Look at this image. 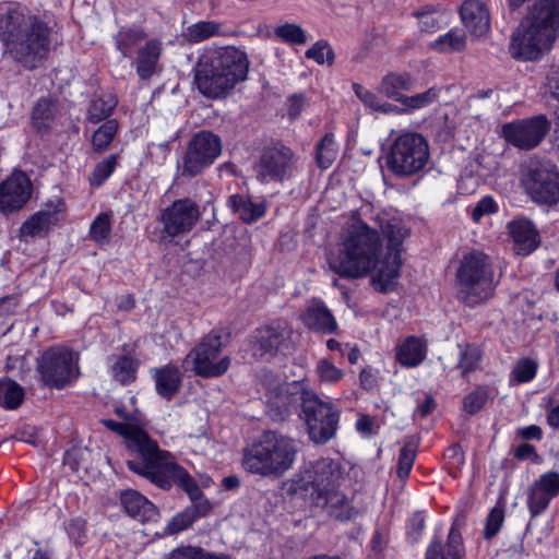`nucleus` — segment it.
Listing matches in <instances>:
<instances>
[{
  "mask_svg": "<svg viewBox=\"0 0 559 559\" xmlns=\"http://www.w3.org/2000/svg\"><path fill=\"white\" fill-rule=\"evenodd\" d=\"M373 225L353 217L341 231L338 251L329 260L341 277L357 280L378 269L376 288L388 292L400 276L402 245L408 236L403 222L386 212L372 216Z\"/></svg>",
  "mask_w": 559,
  "mask_h": 559,
  "instance_id": "nucleus-1",
  "label": "nucleus"
},
{
  "mask_svg": "<svg viewBox=\"0 0 559 559\" xmlns=\"http://www.w3.org/2000/svg\"><path fill=\"white\" fill-rule=\"evenodd\" d=\"M52 28L27 8L12 5L0 12L3 53L27 69H36L48 56Z\"/></svg>",
  "mask_w": 559,
  "mask_h": 559,
  "instance_id": "nucleus-2",
  "label": "nucleus"
},
{
  "mask_svg": "<svg viewBox=\"0 0 559 559\" xmlns=\"http://www.w3.org/2000/svg\"><path fill=\"white\" fill-rule=\"evenodd\" d=\"M345 468L338 460L321 457L309 462L290 479V492L300 495L341 522L356 516L357 511L340 491Z\"/></svg>",
  "mask_w": 559,
  "mask_h": 559,
  "instance_id": "nucleus-3",
  "label": "nucleus"
},
{
  "mask_svg": "<svg viewBox=\"0 0 559 559\" xmlns=\"http://www.w3.org/2000/svg\"><path fill=\"white\" fill-rule=\"evenodd\" d=\"M248 71L249 60L243 50L235 46L210 47L198 58L193 83L203 96L218 99L243 82Z\"/></svg>",
  "mask_w": 559,
  "mask_h": 559,
  "instance_id": "nucleus-4",
  "label": "nucleus"
},
{
  "mask_svg": "<svg viewBox=\"0 0 559 559\" xmlns=\"http://www.w3.org/2000/svg\"><path fill=\"white\" fill-rule=\"evenodd\" d=\"M559 32V0H539L513 32L509 51L522 61L537 60Z\"/></svg>",
  "mask_w": 559,
  "mask_h": 559,
  "instance_id": "nucleus-5",
  "label": "nucleus"
},
{
  "mask_svg": "<svg viewBox=\"0 0 559 559\" xmlns=\"http://www.w3.org/2000/svg\"><path fill=\"white\" fill-rule=\"evenodd\" d=\"M298 452L295 439L276 431H265L245 449L242 466L251 474L280 478L293 468Z\"/></svg>",
  "mask_w": 559,
  "mask_h": 559,
  "instance_id": "nucleus-6",
  "label": "nucleus"
},
{
  "mask_svg": "<svg viewBox=\"0 0 559 559\" xmlns=\"http://www.w3.org/2000/svg\"><path fill=\"white\" fill-rule=\"evenodd\" d=\"M456 282L457 298L467 306L489 299L496 284L488 255L477 250L464 254L456 271Z\"/></svg>",
  "mask_w": 559,
  "mask_h": 559,
  "instance_id": "nucleus-7",
  "label": "nucleus"
},
{
  "mask_svg": "<svg viewBox=\"0 0 559 559\" xmlns=\"http://www.w3.org/2000/svg\"><path fill=\"white\" fill-rule=\"evenodd\" d=\"M103 423L108 429L122 436L127 449L138 455L136 459L127 461L128 467L135 474L147 478L150 472H153L167 457L169 452L159 449L156 441L152 440L142 428L112 419H106Z\"/></svg>",
  "mask_w": 559,
  "mask_h": 559,
  "instance_id": "nucleus-8",
  "label": "nucleus"
},
{
  "mask_svg": "<svg viewBox=\"0 0 559 559\" xmlns=\"http://www.w3.org/2000/svg\"><path fill=\"white\" fill-rule=\"evenodd\" d=\"M146 479L164 489L170 488L173 484L181 487L191 499L192 504L187 509L192 511L194 520L206 516L211 512L212 506L210 501L203 497L189 473L176 463L170 452L153 472H150Z\"/></svg>",
  "mask_w": 559,
  "mask_h": 559,
  "instance_id": "nucleus-9",
  "label": "nucleus"
},
{
  "mask_svg": "<svg viewBox=\"0 0 559 559\" xmlns=\"http://www.w3.org/2000/svg\"><path fill=\"white\" fill-rule=\"evenodd\" d=\"M429 146L419 133H404L391 145L386 156L388 168L396 176L408 177L427 165Z\"/></svg>",
  "mask_w": 559,
  "mask_h": 559,
  "instance_id": "nucleus-10",
  "label": "nucleus"
},
{
  "mask_svg": "<svg viewBox=\"0 0 559 559\" xmlns=\"http://www.w3.org/2000/svg\"><path fill=\"white\" fill-rule=\"evenodd\" d=\"M302 414L310 439L323 444L332 439L337 430L340 413L331 402L321 400L314 392L302 393Z\"/></svg>",
  "mask_w": 559,
  "mask_h": 559,
  "instance_id": "nucleus-11",
  "label": "nucleus"
},
{
  "mask_svg": "<svg viewBox=\"0 0 559 559\" xmlns=\"http://www.w3.org/2000/svg\"><path fill=\"white\" fill-rule=\"evenodd\" d=\"M37 372L45 385L61 390L79 376L78 358L67 347L53 346L37 360Z\"/></svg>",
  "mask_w": 559,
  "mask_h": 559,
  "instance_id": "nucleus-12",
  "label": "nucleus"
},
{
  "mask_svg": "<svg viewBox=\"0 0 559 559\" xmlns=\"http://www.w3.org/2000/svg\"><path fill=\"white\" fill-rule=\"evenodd\" d=\"M222 334L213 330L187 355L185 364L191 365L194 373L199 377H219L230 366L229 356H222Z\"/></svg>",
  "mask_w": 559,
  "mask_h": 559,
  "instance_id": "nucleus-13",
  "label": "nucleus"
},
{
  "mask_svg": "<svg viewBox=\"0 0 559 559\" xmlns=\"http://www.w3.org/2000/svg\"><path fill=\"white\" fill-rule=\"evenodd\" d=\"M222 154V140L211 131L195 133L182 157L181 176L193 178L211 166Z\"/></svg>",
  "mask_w": 559,
  "mask_h": 559,
  "instance_id": "nucleus-14",
  "label": "nucleus"
},
{
  "mask_svg": "<svg viewBox=\"0 0 559 559\" xmlns=\"http://www.w3.org/2000/svg\"><path fill=\"white\" fill-rule=\"evenodd\" d=\"M253 170L255 178L262 183L283 181L296 171V158L289 147L270 145L261 151Z\"/></svg>",
  "mask_w": 559,
  "mask_h": 559,
  "instance_id": "nucleus-15",
  "label": "nucleus"
},
{
  "mask_svg": "<svg viewBox=\"0 0 559 559\" xmlns=\"http://www.w3.org/2000/svg\"><path fill=\"white\" fill-rule=\"evenodd\" d=\"M523 185L536 202L547 204L559 202V173L549 164L530 162L523 175Z\"/></svg>",
  "mask_w": 559,
  "mask_h": 559,
  "instance_id": "nucleus-16",
  "label": "nucleus"
},
{
  "mask_svg": "<svg viewBox=\"0 0 559 559\" xmlns=\"http://www.w3.org/2000/svg\"><path fill=\"white\" fill-rule=\"evenodd\" d=\"M202 216L199 204L190 198L175 200L162 210L158 222L164 237L176 238L189 234Z\"/></svg>",
  "mask_w": 559,
  "mask_h": 559,
  "instance_id": "nucleus-17",
  "label": "nucleus"
},
{
  "mask_svg": "<svg viewBox=\"0 0 559 559\" xmlns=\"http://www.w3.org/2000/svg\"><path fill=\"white\" fill-rule=\"evenodd\" d=\"M550 129V121L545 115H537L526 119H519L502 127L504 139L521 150L536 147Z\"/></svg>",
  "mask_w": 559,
  "mask_h": 559,
  "instance_id": "nucleus-18",
  "label": "nucleus"
},
{
  "mask_svg": "<svg viewBox=\"0 0 559 559\" xmlns=\"http://www.w3.org/2000/svg\"><path fill=\"white\" fill-rule=\"evenodd\" d=\"M292 330L286 323L267 325L255 331L253 336V355L267 358L290 345Z\"/></svg>",
  "mask_w": 559,
  "mask_h": 559,
  "instance_id": "nucleus-19",
  "label": "nucleus"
},
{
  "mask_svg": "<svg viewBox=\"0 0 559 559\" xmlns=\"http://www.w3.org/2000/svg\"><path fill=\"white\" fill-rule=\"evenodd\" d=\"M32 194V182L21 171L13 173L0 185V210L12 213L24 206Z\"/></svg>",
  "mask_w": 559,
  "mask_h": 559,
  "instance_id": "nucleus-20",
  "label": "nucleus"
},
{
  "mask_svg": "<svg viewBox=\"0 0 559 559\" xmlns=\"http://www.w3.org/2000/svg\"><path fill=\"white\" fill-rule=\"evenodd\" d=\"M559 495V473L548 472L540 475L527 490V508L532 518L540 515L551 499Z\"/></svg>",
  "mask_w": 559,
  "mask_h": 559,
  "instance_id": "nucleus-21",
  "label": "nucleus"
},
{
  "mask_svg": "<svg viewBox=\"0 0 559 559\" xmlns=\"http://www.w3.org/2000/svg\"><path fill=\"white\" fill-rule=\"evenodd\" d=\"M297 383L281 384L270 389L266 393V407L269 415L274 420H283L293 408L301 402L302 393Z\"/></svg>",
  "mask_w": 559,
  "mask_h": 559,
  "instance_id": "nucleus-22",
  "label": "nucleus"
},
{
  "mask_svg": "<svg viewBox=\"0 0 559 559\" xmlns=\"http://www.w3.org/2000/svg\"><path fill=\"white\" fill-rule=\"evenodd\" d=\"M507 228L518 254L528 255L539 247L540 236L532 221L515 218L508 223Z\"/></svg>",
  "mask_w": 559,
  "mask_h": 559,
  "instance_id": "nucleus-23",
  "label": "nucleus"
},
{
  "mask_svg": "<svg viewBox=\"0 0 559 559\" xmlns=\"http://www.w3.org/2000/svg\"><path fill=\"white\" fill-rule=\"evenodd\" d=\"M462 22L473 36H484L490 28V16L479 0H466L460 10Z\"/></svg>",
  "mask_w": 559,
  "mask_h": 559,
  "instance_id": "nucleus-24",
  "label": "nucleus"
},
{
  "mask_svg": "<svg viewBox=\"0 0 559 559\" xmlns=\"http://www.w3.org/2000/svg\"><path fill=\"white\" fill-rule=\"evenodd\" d=\"M304 324L316 332L333 333L337 323L326 306L319 300L310 302L301 314Z\"/></svg>",
  "mask_w": 559,
  "mask_h": 559,
  "instance_id": "nucleus-25",
  "label": "nucleus"
},
{
  "mask_svg": "<svg viewBox=\"0 0 559 559\" xmlns=\"http://www.w3.org/2000/svg\"><path fill=\"white\" fill-rule=\"evenodd\" d=\"M120 501L124 511L140 522L154 520L158 514L157 508L135 490L122 492Z\"/></svg>",
  "mask_w": 559,
  "mask_h": 559,
  "instance_id": "nucleus-26",
  "label": "nucleus"
},
{
  "mask_svg": "<svg viewBox=\"0 0 559 559\" xmlns=\"http://www.w3.org/2000/svg\"><path fill=\"white\" fill-rule=\"evenodd\" d=\"M463 538L457 528L451 527L445 550L439 542H432L426 554V559H463Z\"/></svg>",
  "mask_w": 559,
  "mask_h": 559,
  "instance_id": "nucleus-27",
  "label": "nucleus"
},
{
  "mask_svg": "<svg viewBox=\"0 0 559 559\" xmlns=\"http://www.w3.org/2000/svg\"><path fill=\"white\" fill-rule=\"evenodd\" d=\"M153 377L157 393L166 400H170L181 385V372L173 365L154 369Z\"/></svg>",
  "mask_w": 559,
  "mask_h": 559,
  "instance_id": "nucleus-28",
  "label": "nucleus"
},
{
  "mask_svg": "<svg viewBox=\"0 0 559 559\" xmlns=\"http://www.w3.org/2000/svg\"><path fill=\"white\" fill-rule=\"evenodd\" d=\"M414 86V79L411 74L403 72H391L384 75L378 86L379 93L388 98L400 103L403 92L411 91Z\"/></svg>",
  "mask_w": 559,
  "mask_h": 559,
  "instance_id": "nucleus-29",
  "label": "nucleus"
},
{
  "mask_svg": "<svg viewBox=\"0 0 559 559\" xmlns=\"http://www.w3.org/2000/svg\"><path fill=\"white\" fill-rule=\"evenodd\" d=\"M227 205L245 223H252L263 217L266 206L263 202H252L249 198L241 194H233L228 198Z\"/></svg>",
  "mask_w": 559,
  "mask_h": 559,
  "instance_id": "nucleus-30",
  "label": "nucleus"
},
{
  "mask_svg": "<svg viewBox=\"0 0 559 559\" xmlns=\"http://www.w3.org/2000/svg\"><path fill=\"white\" fill-rule=\"evenodd\" d=\"M56 214L50 211H39L31 216L20 228L22 239L44 237L56 223Z\"/></svg>",
  "mask_w": 559,
  "mask_h": 559,
  "instance_id": "nucleus-31",
  "label": "nucleus"
},
{
  "mask_svg": "<svg viewBox=\"0 0 559 559\" xmlns=\"http://www.w3.org/2000/svg\"><path fill=\"white\" fill-rule=\"evenodd\" d=\"M162 44L158 40L147 41L138 52L136 73L143 80L150 79L160 57Z\"/></svg>",
  "mask_w": 559,
  "mask_h": 559,
  "instance_id": "nucleus-32",
  "label": "nucleus"
},
{
  "mask_svg": "<svg viewBox=\"0 0 559 559\" xmlns=\"http://www.w3.org/2000/svg\"><path fill=\"white\" fill-rule=\"evenodd\" d=\"M186 40L201 43L211 37L224 36V27L216 21H199L187 26L182 33Z\"/></svg>",
  "mask_w": 559,
  "mask_h": 559,
  "instance_id": "nucleus-33",
  "label": "nucleus"
},
{
  "mask_svg": "<svg viewBox=\"0 0 559 559\" xmlns=\"http://www.w3.org/2000/svg\"><path fill=\"white\" fill-rule=\"evenodd\" d=\"M426 357V346L417 337L411 336L400 345L396 354L397 360L406 367H416Z\"/></svg>",
  "mask_w": 559,
  "mask_h": 559,
  "instance_id": "nucleus-34",
  "label": "nucleus"
},
{
  "mask_svg": "<svg viewBox=\"0 0 559 559\" xmlns=\"http://www.w3.org/2000/svg\"><path fill=\"white\" fill-rule=\"evenodd\" d=\"M110 371L120 384H129L135 380L136 362L129 356H116L112 358Z\"/></svg>",
  "mask_w": 559,
  "mask_h": 559,
  "instance_id": "nucleus-35",
  "label": "nucleus"
},
{
  "mask_svg": "<svg viewBox=\"0 0 559 559\" xmlns=\"http://www.w3.org/2000/svg\"><path fill=\"white\" fill-rule=\"evenodd\" d=\"M119 129L117 120L110 119L105 121L96 131H94L91 143L93 152L103 153L108 148L115 139Z\"/></svg>",
  "mask_w": 559,
  "mask_h": 559,
  "instance_id": "nucleus-36",
  "label": "nucleus"
},
{
  "mask_svg": "<svg viewBox=\"0 0 559 559\" xmlns=\"http://www.w3.org/2000/svg\"><path fill=\"white\" fill-rule=\"evenodd\" d=\"M117 106V99L111 94L102 95L92 100L88 111L87 120L93 123H98L107 119Z\"/></svg>",
  "mask_w": 559,
  "mask_h": 559,
  "instance_id": "nucleus-37",
  "label": "nucleus"
},
{
  "mask_svg": "<svg viewBox=\"0 0 559 559\" xmlns=\"http://www.w3.org/2000/svg\"><path fill=\"white\" fill-rule=\"evenodd\" d=\"M416 455L417 443L413 439L405 440L399 452L396 469L397 477L402 481H405L408 478L414 466Z\"/></svg>",
  "mask_w": 559,
  "mask_h": 559,
  "instance_id": "nucleus-38",
  "label": "nucleus"
},
{
  "mask_svg": "<svg viewBox=\"0 0 559 559\" xmlns=\"http://www.w3.org/2000/svg\"><path fill=\"white\" fill-rule=\"evenodd\" d=\"M167 559H231L224 552H213L197 546H181L171 550Z\"/></svg>",
  "mask_w": 559,
  "mask_h": 559,
  "instance_id": "nucleus-39",
  "label": "nucleus"
},
{
  "mask_svg": "<svg viewBox=\"0 0 559 559\" xmlns=\"http://www.w3.org/2000/svg\"><path fill=\"white\" fill-rule=\"evenodd\" d=\"M24 399V390L16 382L0 380V405L8 409L17 408Z\"/></svg>",
  "mask_w": 559,
  "mask_h": 559,
  "instance_id": "nucleus-40",
  "label": "nucleus"
},
{
  "mask_svg": "<svg viewBox=\"0 0 559 559\" xmlns=\"http://www.w3.org/2000/svg\"><path fill=\"white\" fill-rule=\"evenodd\" d=\"M466 38L460 31L451 29L431 43V48L438 52H455L465 49Z\"/></svg>",
  "mask_w": 559,
  "mask_h": 559,
  "instance_id": "nucleus-41",
  "label": "nucleus"
},
{
  "mask_svg": "<svg viewBox=\"0 0 559 559\" xmlns=\"http://www.w3.org/2000/svg\"><path fill=\"white\" fill-rule=\"evenodd\" d=\"M145 36L141 28H122L115 38L116 47L124 57H131L133 47L142 41Z\"/></svg>",
  "mask_w": 559,
  "mask_h": 559,
  "instance_id": "nucleus-42",
  "label": "nucleus"
},
{
  "mask_svg": "<svg viewBox=\"0 0 559 559\" xmlns=\"http://www.w3.org/2000/svg\"><path fill=\"white\" fill-rule=\"evenodd\" d=\"M337 155V146L334 136L328 133L317 145V163L322 169L329 168L335 160Z\"/></svg>",
  "mask_w": 559,
  "mask_h": 559,
  "instance_id": "nucleus-43",
  "label": "nucleus"
},
{
  "mask_svg": "<svg viewBox=\"0 0 559 559\" xmlns=\"http://www.w3.org/2000/svg\"><path fill=\"white\" fill-rule=\"evenodd\" d=\"M438 96L439 91L435 87H431L424 93H419L413 96L404 95L403 98H400V103L405 106V112L413 111L431 105L437 100Z\"/></svg>",
  "mask_w": 559,
  "mask_h": 559,
  "instance_id": "nucleus-44",
  "label": "nucleus"
},
{
  "mask_svg": "<svg viewBox=\"0 0 559 559\" xmlns=\"http://www.w3.org/2000/svg\"><path fill=\"white\" fill-rule=\"evenodd\" d=\"M118 165V156L109 155L96 164L90 176V183L94 187L102 186L114 173Z\"/></svg>",
  "mask_w": 559,
  "mask_h": 559,
  "instance_id": "nucleus-45",
  "label": "nucleus"
},
{
  "mask_svg": "<svg viewBox=\"0 0 559 559\" xmlns=\"http://www.w3.org/2000/svg\"><path fill=\"white\" fill-rule=\"evenodd\" d=\"M459 348L460 359L457 368L461 370L462 376H466L478 367L481 358L480 352L477 347L468 344L464 346L460 345Z\"/></svg>",
  "mask_w": 559,
  "mask_h": 559,
  "instance_id": "nucleus-46",
  "label": "nucleus"
},
{
  "mask_svg": "<svg viewBox=\"0 0 559 559\" xmlns=\"http://www.w3.org/2000/svg\"><path fill=\"white\" fill-rule=\"evenodd\" d=\"M111 233V219L110 215L107 213H100L93 221L90 235L94 241L97 243H107L110 239Z\"/></svg>",
  "mask_w": 559,
  "mask_h": 559,
  "instance_id": "nucleus-47",
  "label": "nucleus"
},
{
  "mask_svg": "<svg viewBox=\"0 0 559 559\" xmlns=\"http://www.w3.org/2000/svg\"><path fill=\"white\" fill-rule=\"evenodd\" d=\"M53 117V105L50 100L41 98L37 102L33 109V124L38 129H45Z\"/></svg>",
  "mask_w": 559,
  "mask_h": 559,
  "instance_id": "nucleus-48",
  "label": "nucleus"
},
{
  "mask_svg": "<svg viewBox=\"0 0 559 559\" xmlns=\"http://www.w3.org/2000/svg\"><path fill=\"white\" fill-rule=\"evenodd\" d=\"M282 40L292 45H304L307 41L306 32L297 24L286 23L274 31Z\"/></svg>",
  "mask_w": 559,
  "mask_h": 559,
  "instance_id": "nucleus-49",
  "label": "nucleus"
},
{
  "mask_svg": "<svg viewBox=\"0 0 559 559\" xmlns=\"http://www.w3.org/2000/svg\"><path fill=\"white\" fill-rule=\"evenodd\" d=\"M306 58L312 59L319 64H331L334 60V52L328 41L319 40L306 51Z\"/></svg>",
  "mask_w": 559,
  "mask_h": 559,
  "instance_id": "nucleus-50",
  "label": "nucleus"
},
{
  "mask_svg": "<svg viewBox=\"0 0 559 559\" xmlns=\"http://www.w3.org/2000/svg\"><path fill=\"white\" fill-rule=\"evenodd\" d=\"M316 372L320 381L326 383H335L343 377V371L326 358L317 362Z\"/></svg>",
  "mask_w": 559,
  "mask_h": 559,
  "instance_id": "nucleus-51",
  "label": "nucleus"
},
{
  "mask_svg": "<svg viewBox=\"0 0 559 559\" xmlns=\"http://www.w3.org/2000/svg\"><path fill=\"white\" fill-rule=\"evenodd\" d=\"M488 391L485 388H477L464 399V409L466 413L474 415L479 412L486 404Z\"/></svg>",
  "mask_w": 559,
  "mask_h": 559,
  "instance_id": "nucleus-52",
  "label": "nucleus"
},
{
  "mask_svg": "<svg viewBox=\"0 0 559 559\" xmlns=\"http://www.w3.org/2000/svg\"><path fill=\"white\" fill-rule=\"evenodd\" d=\"M504 521V511L500 507H495L489 512L484 531V537L486 539H490L497 535L500 531L502 523Z\"/></svg>",
  "mask_w": 559,
  "mask_h": 559,
  "instance_id": "nucleus-53",
  "label": "nucleus"
},
{
  "mask_svg": "<svg viewBox=\"0 0 559 559\" xmlns=\"http://www.w3.org/2000/svg\"><path fill=\"white\" fill-rule=\"evenodd\" d=\"M194 521L195 520L192 511H188V509H185L182 512L176 514L170 519L165 531L168 534H177L191 526Z\"/></svg>",
  "mask_w": 559,
  "mask_h": 559,
  "instance_id": "nucleus-54",
  "label": "nucleus"
},
{
  "mask_svg": "<svg viewBox=\"0 0 559 559\" xmlns=\"http://www.w3.org/2000/svg\"><path fill=\"white\" fill-rule=\"evenodd\" d=\"M537 370V365L531 359H522L514 367L512 374L518 383L531 381Z\"/></svg>",
  "mask_w": 559,
  "mask_h": 559,
  "instance_id": "nucleus-55",
  "label": "nucleus"
},
{
  "mask_svg": "<svg viewBox=\"0 0 559 559\" xmlns=\"http://www.w3.org/2000/svg\"><path fill=\"white\" fill-rule=\"evenodd\" d=\"M416 16L419 19V28L424 33H433L441 27V15H438L435 10L417 12Z\"/></svg>",
  "mask_w": 559,
  "mask_h": 559,
  "instance_id": "nucleus-56",
  "label": "nucleus"
},
{
  "mask_svg": "<svg viewBox=\"0 0 559 559\" xmlns=\"http://www.w3.org/2000/svg\"><path fill=\"white\" fill-rule=\"evenodd\" d=\"M66 530L69 537L76 544L83 545L86 540V522L81 518L70 520Z\"/></svg>",
  "mask_w": 559,
  "mask_h": 559,
  "instance_id": "nucleus-57",
  "label": "nucleus"
},
{
  "mask_svg": "<svg viewBox=\"0 0 559 559\" xmlns=\"http://www.w3.org/2000/svg\"><path fill=\"white\" fill-rule=\"evenodd\" d=\"M497 211V202L491 197H485L473 209L472 218L478 223L484 216L495 214Z\"/></svg>",
  "mask_w": 559,
  "mask_h": 559,
  "instance_id": "nucleus-58",
  "label": "nucleus"
},
{
  "mask_svg": "<svg viewBox=\"0 0 559 559\" xmlns=\"http://www.w3.org/2000/svg\"><path fill=\"white\" fill-rule=\"evenodd\" d=\"M425 522L426 519L421 512H416L409 518L406 534L412 543L418 542L423 534Z\"/></svg>",
  "mask_w": 559,
  "mask_h": 559,
  "instance_id": "nucleus-59",
  "label": "nucleus"
},
{
  "mask_svg": "<svg viewBox=\"0 0 559 559\" xmlns=\"http://www.w3.org/2000/svg\"><path fill=\"white\" fill-rule=\"evenodd\" d=\"M353 90L355 95L360 99V102L368 107L369 109L376 111L379 105V97L371 91L367 90L362 85L358 83L353 84Z\"/></svg>",
  "mask_w": 559,
  "mask_h": 559,
  "instance_id": "nucleus-60",
  "label": "nucleus"
},
{
  "mask_svg": "<svg viewBox=\"0 0 559 559\" xmlns=\"http://www.w3.org/2000/svg\"><path fill=\"white\" fill-rule=\"evenodd\" d=\"M288 115L290 118H297L304 109L305 97L302 95H293L288 99Z\"/></svg>",
  "mask_w": 559,
  "mask_h": 559,
  "instance_id": "nucleus-61",
  "label": "nucleus"
},
{
  "mask_svg": "<svg viewBox=\"0 0 559 559\" xmlns=\"http://www.w3.org/2000/svg\"><path fill=\"white\" fill-rule=\"evenodd\" d=\"M518 433L525 440H540L543 437V431L538 426L531 425L524 428H520Z\"/></svg>",
  "mask_w": 559,
  "mask_h": 559,
  "instance_id": "nucleus-62",
  "label": "nucleus"
},
{
  "mask_svg": "<svg viewBox=\"0 0 559 559\" xmlns=\"http://www.w3.org/2000/svg\"><path fill=\"white\" fill-rule=\"evenodd\" d=\"M514 455L519 460H526L532 456H536L535 448L532 444L522 443L515 449Z\"/></svg>",
  "mask_w": 559,
  "mask_h": 559,
  "instance_id": "nucleus-63",
  "label": "nucleus"
},
{
  "mask_svg": "<svg viewBox=\"0 0 559 559\" xmlns=\"http://www.w3.org/2000/svg\"><path fill=\"white\" fill-rule=\"evenodd\" d=\"M448 456L451 460V464L460 467L464 464V454L459 447H452L448 450Z\"/></svg>",
  "mask_w": 559,
  "mask_h": 559,
  "instance_id": "nucleus-64",
  "label": "nucleus"
}]
</instances>
